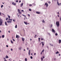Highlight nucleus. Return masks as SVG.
Segmentation results:
<instances>
[{
    "instance_id": "nucleus-54",
    "label": "nucleus",
    "mask_w": 61,
    "mask_h": 61,
    "mask_svg": "<svg viewBox=\"0 0 61 61\" xmlns=\"http://www.w3.org/2000/svg\"><path fill=\"white\" fill-rule=\"evenodd\" d=\"M21 0H20V1H19V2L20 3H21Z\"/></svg>"
},
{
    "instance_id": "nucleus-49",
    "label": "nucleus",
    "mask_w": 61,
    "mask_h": 61,
    "mask_svg": "<svg viewBox=\"0 0 61 61\" xmlns=\"http://www.w3.org/2000/svg\"><path fill=\"white\" fill-rule=\"evenodd\" d=\"M6 46L7 47H8V45H6Z\"/></svg>"
},
{
    "instance_id": "nucleus-14",
    "label": "nucleus",
    "mask_w": 61,
    "mask_h": 61,
    "mask_svg": "<svg viewBox=\"0 0 61 61\" xmlns=\"http://www.w3.org/2000/svg\"><path fill=\"white\" fill-rule=\"evenodd\" d=\"M4 37H5V35H2L1 36V37L2 38H4Z\"/></svg>"
},
{
    "instance_id": "nucleus-21",
    "label": "nucleus",
    "mask_w": 61,
    "mask_h": 61,
    "mask_svg": "<svg viewBox=\"0 0 61 61\" xmlns=\"http://www.w3.org/2000/svg\"><path fill=\"white\" fill-rule=\"evenodd\" d=\"M17 27V25H16L15 26V28H16Z\"/></svg>"
},
{
    "instance_id": "nucleus-10",
    "label": "nucleus",
    "mask_w": 61,
    "mask_h": 61,
    "mask_svg": "<svg viewBox=\"0 0 61 61\" xmlns=\"http://www.w3.org/2000/svg\"><path fill=\"white\" fill-rule=\"evenodd\" d=\"M59 44H60L61 43V40H59Z\"/></svg>"
},
{
    "instance_id": "nucleus-59",
    "label": "nucleus",
    "mask_w": 61,
    "mask_h": 61,
    "mask_svg": "<svg viewBox=\"0 0 61 61\" xmlns=\"http://www.w3.org/2000/svg\"><path fill=\"white\" fill-rule=\"evenodd\" d=\"M43 58H45V57H44V56H43Z\"/></svg>"
},
{
    "instance_id": "nucleus-64",
    "label": "nucleus",
    "mask_w": 61,
    "mask_h": 61,
    "mask_svg": "<svg viewBox=\"0 0 61 61\" xmlns=\"http://www.w3.org/2000/svg\"><path fill=\"white\" fill-rule=\"evenodd\" d=\"M0 33H1V30H0Z\"/></svg>"
},
{
    "instance_id": "nucleus-60",
    "label": "nucleus",
    "mask_w": 61,
    "mask_h": 61,
    "mask_svg": "<svg viewBox=\"0 0 61 61\" xmlns=\"http://www.w3.org/2000/svg\"><path fill=\"white\" fill-rule=\"evenodd\" d=\"M61 18H60V21H61Z\"/></svg>"
},
{
    "instance_id": "nucleus-39",
    "label": "nucleus",
    "mask_w": 61,
    "mask_h": 61,
    "mask_svg": "<svg viewBox=\"0 0 61 61\" xmlns=\"http://www.w3.org/2000/svg\"><path fill=\"white\" fill-rule=\"evenodd\" d=\"M53 26V25L52 24H51V27H52V26Z\"/></svg>"
},
{
    "instance_id": "nucleus-2",
    "label": "nucleus",
    "mask_w": 61,
    "mask_h": 61,
    "mask_svg": "<svg viewBox=\"0 0 61 61\" xmlns=\"http://www.w3.org/2000/svg\"><path fill=\"white\" fill-rule=\"evenodd\" d=\"M56 24L57 27H59V22L56 21Z\"/></svg>"
},
{
    "instance_id": "nucleus-57",
    "label": "nucleus",
    "mask_w": 61,
    "mask_h": 61,
    "mask_svg": "<svg viewBox=\"0 0 61 61\" xmlns=\"http://www.w3.org/2000/svg\"><path fill=\"white\" fill-rule=\"evenodd\" d=\"M0 15H1V13L0 12Z\"/></svg>"
},
{
    "instance_id": "nucleus-8",
    "label": "nucleus",
    "mask_w": 61,
    "mask_h": 61,
    "mask_svg": "<svg viewBox=\"0 0 61 61\" xmlns=\"http://www.w3.org/2000/svg\"><path fill=\"white\" fill-rule=\"evenodd\" d=\"M24 24H25V25H27L28 24V23H27V22H25L24 21Z\"/></svg>"
},
{
    "instance_id": "nucleus-47",
    "label": "nucleus",
    "mask_w": 61,
    "mask_h": 61,
    "mask_svg": "<svg viewBox=\"0 0 61 61\" xmlns=\"http://www.w3.org/2000/svg\"><path fill=\"white\" fill-rule=\"evenodd\" d=\"M10 50L11 51H13V49H11Z\"/></svg>"
},
{
    "instance_id": "nucleus-48",
    "label": "nucleus",
    "mask_w": 61,
    "mask_h": 61,
    "mask_svg": "<svg viewBox=\"0 0 61 61\" xmlns=\"http://www.w3.org/2000/svg\"><path fill=\"white\" fill-rule=\"evenodd\" d=\"M42 53H43V52H41V55H42Z\"/></svg>"
},
{
    "instance_id": "nucleus-42",
    "label": "nucleus",
    "mask_w": 61,
    "mask_h": 61,
    "mask_svg": "<svg viewBox=\"0 0 61 61\" xmlns=\"http://www.w3.org/2000/svg\"><path fill=\"white\" fill-rule=\"evenodd\" d=\"M3 7V5H2L1 6V8H2V7Z\"/></svg>"
},
{
    "instance_id": "nucleus-13",
    "label": "nucleus",
    "mask_w": 61,
    "mask_h": 61,
    "mask_svg": "<svg viewBox=\"0 0 61 61\" xmlns=\"http://www.w3.org/2000/svg\"><path fill=\"white\" fill-rule=\"evenodd\" d=\"M41 43L42 44V46H44V43L41 42Z\"/></svg>"
},
{
    "instance_id": "nucleus-55",
    "label": "nucleus",
    "mask_w": 61,
    "mask_h": 61,
    "mask_svg": "<svg viewBox=\"0 0 61 61\" xmlns=\"http://www.w3.org/2000/svg\"><path fill=\"white\" fill-rule=\"evenodd\" d=\"M31 56H32V55H33V53H31Z\"/></svg>"
},
{
    "instance_id": "nucleus-4",
    "label": "nucleus",
    "mask_w": 61,
    "mask_h": 61,
    "mask_svg": "<svg viewBox=\"0 0 61 61\" xmlns=\"http://www.w3.org/2000/svg\"><path fill=\"white\" fill-rule=\"evenodd\" d=\"M52 32H53L54 33H56V31H55V30H54V29H52Z\"/></svg>"
},
{
    "instance_id": "nucleus-5",
    "label": "nucleus",
    "mask_w": 61,
    "mask_h": 61,
    "mask_svg": "<svg viewBox=\"0 0 61 61\" xmlns=\"http://www.w3.org/2000/svg\"><path fill=\"white\" fill-rule=\"evenodd\" d=\"M7 22L8 23H10L12 22V21L10 20H8L7 21Z\"/></svg>"
},
{
    "instance_id": "nucleus-53",
    "label": "nucleus",
    "mask_w": 61,
    "mask_h": 61,
    "mask_svg": "<svg viewBox=\"0 0 61 61\" xmlns=\"http://www.w3.org/2000/svg\"><path fill=\"white\" fill-rule=\"evenodd\" d=\"M30 41H32V39H30Z\"/></svg>"
},
{
    "instance_id": "nucleus-63",
    "label": "nucleus",
    "mask_w": 61,
    "mask_h": 61,
    "mask_svg": "<svg viewBox=\"0 0 61 61\" xmlns=\"http://www.w3.org/2000/svg\"><path fill=\"white\" fill-rule=\"evenodd\" d=\"M27 50H28L29 49V48H27Z\"/></svg>"
},
{
    "instance_id": "nucleus-37",
    "label": "nucleus",
    "mask_w": 61,
    "mask_h": 61,
    "mask_svg": "<svg viewBox=\"0 0 61 61\" xmlns=\"http://www.w3.org/2000/svg\"><path fill=\"white\" fill-rule=\"evenodd\" d=\"M19 14H21L22 13H21V12H20L18 13Z\"/></svg>"
},
{
    "instance_id": "nucleus-9",
    "label": "nucleus",
    "mask_w": 61,
    "mask_h": 61,
    "mask_svg": "<svg viewBox=\"0 0 61 61\" xmlns=\"http://www.w3.org/2000/svg\"><path fill=\"white\" fill-rule=\"evenodd\" d=\"M36 13L37 14H40V12H36Z\"/></svg>"
},
{
    "instance_id": "nucleus-34",
    "label": "nucleus",
    "mask_w": 61,
    "mask_h": 61,
    "mask_svg": "<svg viewBox=\"0 0 61 61\" xmlns=\"http://www.w3.org/2000/svg\"><path fill=\"white\" fill-rule=\"evenodd\" d=\"M29 10L30 11H31V9H29Z\"/></svg>"
},
{
    "instance_id": "nucleus-25",
    "label": "nucleus",
    "mask_w": 61,
    "mask_h": 61,
    "mask_svg": "<svg viewBox=\"0 0 61 61\" xmlns=\"http://www.w3.org/2000/svg\"><path fill=\"white\" fill-rule=\"evenodd\" d=\"M40 38H38V40H39V42H40Z\"/></svg>"
},
{
    "instance_id": "nucleus-16",
    "label": "nucleus",
    "mask_w": 61,
    "mask_h": 61,
    "mask_svg": "<svg viewBox=\"0 0 61 61\" xmlns=\"http://www.w3.org/2000/svg\"><path fill=\"white\" fill-rule=\"evenodd\" d=\"M19 37V36H18L17 35L16 36V38H18Z\"/></svg>"
},
{
    "instance_id": "nucleus-62",
    "label": "nucleus",
    "mask_w": 61,
    "mask_h": 61,
    "mask_svg": "<svg viewBox=\"0 0 61 61\" xmlns=\"http://www.w3.org/2000/svg\"><path fill=\"white\" fill-rule=\"evenodd\" d=\"M51 46H53V44H52V45H51Z\"/></svg>"
},
{
    "instance_id": "nucleus-22",
    "label": "nucleus",
    "mask_w": 61,
    "mask_h": 61,
    "mask_svg": "<svg viewBox=\"0 0 61 61\" xmlns=\"http://www.w3.org/2000/svg\"><path fill=\"white\" fill-rule=\"evenodd\" d=\"M9 20H10L11 21H12L13 20V19H8Z\"/></svg>"
},
{
    "instance_id": "nucleus-61",
    "label": "nucleus",
    "mask_w": 61,
    "mask_h": 61,
    "mask_svg": "<svg viewBox=\"0 0 61 61\" xmlns=\"http://www.w3.org/2000/svg\"><path fill=\"white\" fill-rule=\"evenodd\" d=\"M4 61H7V60H4Z\"/></svg>"
},
{
    "instance_id": "nucleus-24",
    "label": "nucleus",
    "mask_w": 61,
    "mask_h": 61,
    "mask_svg": "<svg viewBox=\"0 0 61 61\" xmlns=\"http://www.w3.org/2000/svg\"><path fill=\"white\" fill-rule=\"evenodd\" d=\"M10 42H11V44H13V41H12V40L10 41Z\"/></svg>"
},
{
    "instance_id": "nucleus-52",
    "label": "nucleus",
    "mask_w": 61,
    "mask_h": 61,
    "mask_svg": "<svg viewBox=\"0 0 61 61\" xmlns=\"http://www.w3.org/2000/svg\"><path fill=\"white\" fill-rule=\"evenodd\" d=\"M22 12H24V10H21Z\"/></svg>"
},
{
    "instance_id": "nucleus-40",
    "label": "nucleus",
    "mask_w": 61,
    "mask_h": 61,
    "mask_svg": "<svg viewBox=\"0 0 61 61\" xmlns=\"http://www.w3.org/2000/svg\"><path fill=\"white\" fill-rule=\"evenodd\" d=\"M30 58L31 59H32V58H33V57H32V56H31L30 57Z\"/></svg>"
},
{
    "instance_id": "nucleus-45",
    "label": "nucleus",
    "mask_w": 61,
    "mask_h": 61,
    "mask_svg": "<svg viewBox=\"0 0 61 61\" xmlns=\"http://www.w3.org/2000/svg\"><path fill=\"white\" fill-rule=\"evenodd\" d=\"M34 56H35V55H36V53H34Z\"/></svg>"
},
{
    "instance_id": "nucleus-32",
    "label": "nucleus",
    "mask_w": 61,
    "mask_h": 61,
    "mask_svg": "<svg viewBox=\"0 0 61 61\" xmlns=\"http://www.w3.org/2000/svg\"><path fill=\"white\" fill-rule=\"evenodd\" d=\"M56 54H59V52L57 51V52H56Z\"/></svg>"
},
{
    "instance_id": "nucleus-31",
    "label": "nucleus",
    "mask_w": 61,
    "mask_h": 61,
    "mask_svg": "<svg viewBox=\"0 0 61 61\" xmlns=\"http://www.w3.org/2000/svg\"><path fill=\"white\" fill-rule=\"evenodd\" d=\"M25 61H27V59L26 58H25Z\"/></svg>"
},
{
    "instance_id": "nucleus-28",
    "label": "nucleus",
    "mask_w": 61,
    "mask_h": 61,
    "mask_svg": "<svg viewBox=\"0 0 61 61\" xmlns=\"http://www.w3.org/2000/svg\"><path fill=\"white\" fill-rule=\"evenodd\" d=\"M44 40V39L43 38H41V40Z\"/></svg>"
},
{
    "instance_id": "nucleus-33",
    "label": "nucleus",
    "mask_w": 61,
    "mask_h": 61,
    "mask_svg": "<svg viewBox=\"0 0 61 61\" xmlns=\"http://www.w3.org/2000/svg\"><path fill=\"white\" fill-rule=\"evenodd\" d=\"M42 22L43 23H45V21H44V20H43L42 21Z\"/></svg>"
},
{
    "instance_id": "nucleus-11",
    "label": "nucleus",
    "mask_w": 61,
    "mask_h": 61,
    "mask_svg": "<svg viewBox=\"0 0 61 61\" xmlns=\"http://www.w3.org/2000/svg\"><path fill=\"white\" fill-rule=\"evenodd\" d=\"M22 41H24L25 40V39L23 38H22Z\"/></svg>"
},
{
    "instance_id": "nucleus-7",
    "label": "nucleus",
    "mask_w": 61,
    "mask_h": 61,
    "mask_svg": "<svg viewBox=\"0 0 61 61\" xmlns=\"http://www.w3.org/2000/svg\"><path fill=\"white\" fill-rule=\"evenodd\" d=\"M12 4L14 5H16V4H15V3L14 2H12Z\"/></svg>"
},
{
    "instance_id": "nucleus-35",
    "label": "nucleus",
    "mask_w": 61,
    "mask_h": 61,
    "mask_svg": "<svg viewBox=\"0 0 61 61\" xmlns=\"http://www.w3.org/2000/svg\"><path fill=\"white\" fill-rule=\"evenodd\" d=\"M45 51V50H43L42 51V52H44V51Z\"/></svg>"
},
{
    "instance_id": "nucleus-43",
    "label": "nucleus",
    "mask_w": 61,
    "mask_h": 61,
    "mask_svg": "<svg viewBox=\"0 0 61 61\" xmlns=\"http://www.w3.org/2000/svg\"><path fill=\"white\" fill-rule=\"evenodd\" d=\"M4 60H6L5 59H5V58H4Z\"/></svg>"
},
{
    "instance_id": "nucleus-41",
    "label": "nucleus",
    "mask_w": 61,
    "mask_h": 61,
    "mask_svg": "<svg viewBox=\"0 0 61 61\" xmlns=\"http://www.w3.org/2000/svg\"><path fill=\"white\" fill-rule=\"evenodd\" d=\"M18 0H16V2L17 3H18Z\"/></svg>"
},
{
    "instance_id": "nucleus-3",
    "label": "nucleus",
    "mask_w": 61,
    "mask_h": 61,
    "mask_svg": "<svg viewBox=\"0 0 61 61\" xmlns=\"http://www.w3.org/2000/svg\"><path fill=\"white\" fill-rule=\"evenodd\" d=\"M46 5V7H47L48 6V4H47V3H46L44 5Z\"/></svg>"
},
{
    "instance_id": "nucleus-30",
    "label": "nucleus",
    "mask_w": 61,
    "mask_h": 61,
    "mask_svg": "<svg viewBox=\"0 0 61 61\" xmlns=\"http://www.w3.org/2000/svg\"><path fill=\"white\" fill-rule=\"evenodd\" d=\"M8 18H6V20H8Z\"/></svg>"
},
{
    "instance_id": "nucleus-20",
    "label": "nucleus",
    "mask_w": 61,
    "mask_h": 61,
    "mask_svg": "<svg viewBox=\"0 0 61 61\" xmlns=\"http://www.w3.org/2000/svg\"><path fill=\"white\" fill-rule=\"evenodd\" d=\"M41 59L42 61H43V58L42 57L41 58Z\"/></svg>"
},
{
    "instance_id": "nucleus-17",
    "label": "nucleus",
    "mask_w": 61,
    "mask_h": 61,
    "mask_svg": "<svg viewBox=\"0 0 61 61\" xmlns=\"http://www.w3.org/2000/svg\"><path fill=\"white\" fill-rule=\"evenodd\" d=\"M23 15V16H24V17H26V16L25 15Z\"/></svg>"
},
{
    "instance_id": "nucleus-51",
    "label": "nucleus",
    "mask_w": 61,
    "mask_h": 61,
    "mask_svg": "<svg viewBox=\"0 0 61 61\" xmlns=\"http://www.w3.org/2000/svg\"><path fill=\"white\" fill-rule=\"evenodd\" d=\"M13 21H14V22L15 21V20H14V19H13Z\"/></svg>"
},
{
    "instance_id": "nucleus-23",
    "label": "nucleus",
    "mask_w": 61,
    "mask_h": 61,
    "mask_svg": "<svg viewBox=\"0 0 61 61\" xmlns=\"http://www.w3.org/2000/svg\"><path fill=\"white\" fill-rule=\"evenodd\" d=\"M5 58H8V56H5Z\"/></svg>"
},
{
    "instance_id": "nucleus-29",
    "label": "nucleus",
    "mask_w": 61,
    "mask_h": 61,
    "mask_svg": "<svg viewBox=\"0 0 61 61\" xmlns=\"http://www.w3.org/2000/svg\"><path fill=\"white\" fill-rule=\"evenodd\" d=\"M55 35L56 36H57L58 35V34L57 33H56Z\"/></svg>"
},
{
    "instance_id": "nucleus-50",
    "label": "nucleus",
    "mask_w": 61,
    "mask_h": 61,
    "mask_svg": "<svg viewBox=\"0 0 61 61\" xmlns=\"http://www.w3.org/2000/svg\"><path fill=\"white\" fill-rule=\"evenodd\" d=\"M57 16H58V17H59V15H58Z\"/></svg>"
},
{
    "instance_id": "nucleus-19",
    "label": "nucleus",
    "mask_w": 61,
    "mask_h": 61,
    "mask_svg": "<svg viewBox=\"0 0 61 61\" xmlns=\"http://www.w3.org/2000/svg\"><path fill=\"white\" fill-rule=\"evenodd\" d=\"M21 47H20L19 48V50H21Z\"/></svg>"
},
{
    "instance_id": "nucleus-56",
    "label": "nucleus",
    "mask_w": 61,
    "mask_h": 61,
    "mask_svg": "<svg viewBox=\"0 0 61 61\" xmlns=\"http://www.w3.org/2000/svg\"><path fill=\"white\" fill-rule=\"evenodd\" d=\"M57 14H59V12H58Z\"/></svg>"
},
{
    "instance_id": "nucleus-15",
    "label": "nucleus",
    "mask_w": 61,
    "mask_h": 61,
    "mask_svg": "<svg viewBox=\"0 0 61 61\" xmlns=\"http://www.w3.org/2000/svg\"><path fill=\"white\" fill-rule=\"evenodd\" d=\"M23 3H22V4H20V6H21V7L23 6Z\"/></svg>"
},
{
    "instance_id": "nucleus-27",
    "label": "nucleus",
    "mask_w": 61,
    "mask_h": 61,
    "mask_svg": "<svg viewBox=\"0 0 61 61\" xmlns=\"http://www.w3.org/2000/svg\"><path fill=\"white\" fill-rule=\"evenodd\" d=\"M18 11L19 13V12H20V10L19 9H18Z\"/></svg>"
},
{
    "instance_id": "nucleus-44",
    "label": "nucleus",
    "mask_w": 61,
    "mask_h": 61,
    "mask_svg": "<svg viewBox=\"0 0 61 61\" xmlns=\"http://www.w3.org/2000/svg\"><path fill=\"white\" fill-rule=\"evenodd\" d=\"M49 4H51V2L50 1L49 2Z\"/></svg>"
},
{
    "instance_id": "nucleus-6",
    "label": "nucleus",
    "mask_w": 61,
    "mask_h": 61,
    "mask_svg": "<svg viewBox=\"0 0 61 61\" xmlns=\"http://www.w3.org/2000/svg\"><path fill=\"white\" fill-rule=\"evenodd\" d=\"M28 55L29 56L30 55V50L28 52Z\"/></svg>"
},
{
    "instance_id": "nucleus-46",
    "label": "nucleus",
    "mask_w": 61,
    "mask_h": 61,
    "mask_svg": "<svg viewBox=\"0 0 61 61\" xmlns=\"http://www.w3.org/2000/svg\"><path fill=\"white\" fill-rule=\"evenodd\" d=\"M47 48H48V49L49 48V47H48V46H47Z\"/></svg>"
},
{
    "instance_id": "nucleus-18",
    "label": "nucleus",
    "mask_w": 61,
    "mask_h": 61,
    "mask_svg": "<svg viewBox=\"0 0 61 61\" xmlns=\"http://www.w3.org/2000/svg\"><path fill=\"white\" fill-rule=\"evenodd\" d=\"M8 15V17L9 18V19H10V16H9V15Z\"/></svg>"
},
{
    "instance_id": "nucleus-58",
    "label": "nucleus",
    "mask_w": 61,
    "mask_h": 61,
    "mask_svg": "<svg viewBox=\"0 0 61 61\" xmlns=\"http://www.w3.org/2000/svg\"><path fill=\"white\" fill-rule=\"evenodd\" d=\"M13 41H15V40H14V39H13Z\"/></svg>"
},
{
    "instance_id": "nucleus-36",
    "label": "nucleus",
    "mask_w": 61,
    "mask_h": 61,
    "mask_svg": "<svg viewBox=\"0 0 61 61\" xmlns=\"http://www.w3.org/2000/svg\"><path fill=\"white\" fill-rule=\"evenodd\" d=\"M28 16H29V17H30V14H28Z\"/></svg>"
},
{
    "instance_id": "nucleus-26",
    "label": "nucleus",
    "mask_w": 61,
    "mask_h": 61,
    "mask_svg": "<svg viewBox=\"0 0 61 61\" xmlns=\"http://www.w3.org/2000/svg\"><path fill=\"white\" fill-rule=\"evenodd\" d=\"M33 5L35 6V5H36L35 3H33Z\"/></svg>"
},
{
    "instance_id": "nucleus-38",
    "label": "nucleus",
    "mask_w": 61,
    "mask_h": 61,
    "mask_svg": "<svg viewBox=\"0 0 61 61\" xmlns=\"http://www.w3.org/2000/svg\"><path fill=\"white\" fill-rule=\"evenodd\" d=\"M32 6V5L31 4H30L29 5V6Z\"/></svg>"
},
{
    "instance_id": "nucleus-1",
    "label": "nucleus",
    "mask_w": 61,
    "mask_h": 61,
    "mask_svg": "<svg viewBox=\"0 0 61 61\" xmlns=\"http://www.w3.org/2000/svg\"><path fill=\"white\" fill-rule=\"evenodd\" d=\"M3 20L0 18V25H2L3 24Z\"/></svg>"
},
{
    "instance_id": "nucleus-12",
    "label": "nucleus",
    "mask_w": 61,
    "mask_h": 61,
    "mask_svg": "<svg viewBox=\"0 0 61 61\" xmlns=\"http://www.w3.org/2000/svg\"><path fill=\"white\" fill-rule=\"evenodd\" d=\"M5 25H7V22H6V21L5 22Z\"/></svg>"
}]
</instances>
